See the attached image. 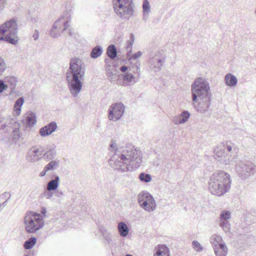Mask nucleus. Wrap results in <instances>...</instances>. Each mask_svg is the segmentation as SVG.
Here are the masks:
<instances>
[{
	"label": "nucleus",
	"mask_w": 256,
	"mask_h": 256,
	"mask_svg": "<svg viewBox=\"0 0 256 256\" xmlns=\"http://www.w3.org/2000/svg\"><path fill=\"white\" fill-rule=\"evenodd\" d=\"M84 76L85 68L82 60L76 58H72L66 73V80L70 92L74 97H77L81 92Z\"/></svg>",
	"instance_id": "nucleus-3"
},
{
	"label": "nucleus",
	"mask_w": 256,
	"mask_h": 256,
	"mask_svg": "<svg viewBox=\"0 0 256 256\" xmlns=\"http://www.w3.org/2000/svg\"><path fill=\"white\" fill-rule=\"evenodd\" d=\"M166 55L162 50L152 52L149 55L148 65L149 69L154 72H160L165 62Z\"/></svg>",
	"instance_id": "nucleus-10"
},
{
	"label": "nucleus",
	"mask_w": 256,
	"mask_h": 256,
	"mask_svg": "<svg viewBox=\"0 0 256 256\" xmlns=\"http://www.w3.org/2000/svg\"><path fill=\"white\" fill-rule=\"evenodd\" d=\"M48 170L44 166V170L40 172L39 176L40 177H43V176H45L46 172H48Z\"/></svg>",
	"instance_id": "nucleus-50"
},
{
	"label": "nucleus",
	"mask_w": 256,
	"mask_h": 256,
	"mask_svg": "<svg viewBox=\"0 0 256 256\" xmlns=\"http://www.w3.org/2000/svg\"><path fill=\"white\" fill-rule=\"evenodd\" d=\"M190 116V113L188 110H184L178 116L174 117L172 122L175 124H184L186 122Z\"/></svg>",
	"instance_id": "nucleus-20"
},
{
	"label": "nucleus",
	"mask_w": 256,
	"mask_h": 256,
	"mask_svg": "<svg viewBox=\"0 0 256 256\" xmlns=\"http://www.w3.org/2000/svg\"><path fill=\"white\" fill-rule=\"evenodd\" d=\"M52 191L53 190H49L47 189L42 194V196L47 199H50L52 197L54 194Z\"/></svg>",
	"instance_id": "nucleus-41"
},
{
	"label": "nucleus",
	"mask_w": 256,
	"mask_h": 256,
	"mask_svg": "<svg viewBox=\"0 0 256 256\" xmlns=\"http://www.w3.org/2000/svg\"><path fill=\"white\" fill-rule=\"evenodd\" d=\"M192 105L199 113L208 112L211 104V94L208 82L203 78H196L192 84Z\"/></svg>",
	"instance_id": "nucleus-2"
},
{
	"label": "nucleus",
	"mask_w": 256,
	"mask_h": 256,
	"mask_svg": "<svg viewBox=\"0 0 256 256\" xmlns=\"http://www.w3.org/2000/svg\"><path fill=\"white\" fill-rule=\"evenodd\" d=\"M24 103V98L22 97L18 98L15 102L14 110V114L19 116L21 112V107Z\"/></svg>",
	"instance_id": "nucleus-27"
},
{
	"label": "nucleus",
	"mask_w": 256,
	"mask_h": 256,
	"mask_svg": "<svg viewBox=\"0 0 256 256\" xmlns=\"http://www.w3.org/2000/svg\"><path fill=\"white\" fill-rule=\"evenodd\" d=\"M8 199H6V200H4L2 203V204L3 206V208L5 207L6 204H7V202L8 201Z\"/></svg>",
	"instance_id": "nucleus-55"
},
{
	"label": "nucleus",
	"mask_w": 256,
	"mask_h": 256,
	"mask_svg": "<svg viewBox=\"0 0 256 256\" xmlns=\"http://www.w3.org/2000/svg\"><path fill=\"white\" fill-rule=\"evenodd\" d=\"M3 208H3V206H2V203H1V202H0V212L2 210Z\"/></svg>",
	"instance_id": "nucleus-56"
},
{
	"label": "nucleus",
	"mask_w": 256,
	"mask_h": 256,
	"mask_svg": "<svg viewBox=\"0 0 256 256\" xmlns=\"http://www.w3.org/2000/svg\"><path fill=\"white\" fill-rule=\"evenodd\" d=\"M120 235L122 237L126 236L129 232V228L124 222H120L118 226Z\"/></svg>",
	"instance_id": "nucleus-25"
},
{
	"label": "nucleus",
	"mask_w": 256,
	"mask_h": 256,
	"mask_svg": "<svg viewBox=\"0 0 256 256\" xmlns=\"http://www.w3.org/2000/svg\"><path fill=\"white\" fill-rule=\"evenodd\" d=\"M60 161L58 160H52L49 163L44 166L49 170H52L56 169L60 166Z\"/></svg>",
	"instance_id": "nucleus-31"
},
{
	"label": "nucleus",
	"mask_w": 256,
	"mask_h": 256,
	"mask_svg": "<svg viewBox=\"0 0 256 256\" xmlns=\"http://www.w3.org/2000/svg\"><path fill=\"white\" fill-rule=\"evenodd\" d=\"M42 128H57L56 123L54 122H52L48 124L47 126H45Z\"/></svg>",
	"instance_id": "nucleus-45"
},
{
	"label": "nucleus",
	"mask_w": 256,
	"mask_h": 256,
	"mask_svg": "<svg viewBox=\"0 0 256 256\" xmlns=\"http://www.w3.org/2000/svg\"><path fill=\"white\" fill-rule=\"evenodd\" d=\"M254 14L256 15V9H255V10H254Z\"/></svg>",
	"instance_id": "nucleus-57"
},
{
	"label": "nucleus",
	"mask_w": 256,
	"mask_h": 256,
	"mask_svg": "<svg viewBox=\"0 0 256 256\" xmlns=\"http://www.w3.org/2000/svg\"><path fill=\"white\" fill-rule=\"evenodd\" d=\"M140 181L144 182H148L152 180V176L148 174L141 172L138 176Z\"/></svg>",
	"instance_id": "nucleus-35"
},
{
	"label": "nucleus",
	"mask_w": 256,
	"mask_h": 256,
	"mask_svg": "<svg viewBox=\"0 0 256 256\" xmlns=\"http://www.w3.org/2000/svg\"><path fill=\"white\" fill-rule=\"evenodd\" d=\"M7 4V0H0V10H2Z\"/></svg>",
	"instance_id": "nucleus-47"
},
{
	"label": "nucleus",
	"mask_w": 256,
	"mask_h": 256,
	"mask_svg": "<svg viewBox=\"0 0 256 256\" xmlns=\"http://www.w3.org/2000/svg\"><path fill=\"white\" fill-rule=\"evenodd\" d=\"M192 248L198 252H200L203 250V247L196 240H194L192 242Z\"/></svg>",
	"instance_id": "nucleus-38"
},
{
	"label": "nucleus",
	"mask_w": 256,
	"mask_h": 256,
	"mask_svg": "<svg viewBox=\"0 0 256 256\" xmlns=\"http://www.w3.org/2000/svg\"><path fill=\"white\" fill-rule=\"evenodd\" d=\"M116 143L112 140L110 148H114V154L109 160L110 166L118 172L133 171L137 169L142 162V153L133 145L116 148Z\"/></svg>",
	"instance_id": "nucleus-1"
},
{
	"label": "nucleus",
	"mask_w": 256,
	"mask_h": 256,
	"mask_svg": "<svg viewBox=\"0 0 256 256\" xmlns=\"http://www.w3.org/2000/svg\"><path fill=\"white\" fill-rule=\"evenodd\" d=\"M98 230L103 236L106 242L108 244H110L112 242V240L110 234L108 231L107 229L102 226L98 225Z\"/></svg>",
	"instance_id": "nucleus-26"
},
{
	"label": "nucleus",
	"mask_w": 256,
	"mask_h": 256,
	"mask_svg": "<svg viewBox=\"0 0 256 256\" xmlns=\"http://www.w3.org/2000/svg\"><path fill=\"white\" fill-rule=\"evenodd\" d=\"M230 217V212L229 211L222 210L220 212V226L226 233L230 232V224L228 220Z\"/></svg>",
	"instance_id": "nucleus-15"
},
{
	"label": "nucleus",
	"mask_w": 256,
	"mask_h": 256,
	"mask_svg": "<svg viewBox=\"0 0 256 256\" xmlns=\"http://www.w3.org/2000/svg\"><path fill=\"white\" fill-rule=\"evenodd\" d=\"M8 88V86L4 84V80H0V94Z\"/></svg>",
	"instance_id": "nucleus-43"
},
{
	"label": "nucleus",
	"mask_w": 256,
	"mask_h": 256,
	"mask_svg": "<svg viewBox=\"0 0 256 256\" xmlns=\"http://www.w3.org/2000/svg\"><path fill=\"white\" fill-rule=\"evenodd\" d=\"M144 19L146 20L150 12V6L148 0H144L142 4Z\"/></svg>",
	"instance_id": "nucleus-29"
},
{
	"label": "nucleus",
	"mask_w": 256,
	"mask_h": 256,
	"mask_svg": "<svg viewBox=\"0 0 256 256\" xmlns=\"http://www.w3.org/2000/svg\"><path fill=\"white\" fill-rule=\"evenodd\" d=\"M10 194L8 192H5L0 195V202H2L6 199L9 200L10 198Z\"/></svg>",
	"instance_id": "nucleus-42"
},
{
	"label": "nucleus",
	"mask_w": 256,
	"mask_h": 256,
	"mask_svg": "<svg viewBox=\"0 0 256 256\" xmlns=\"http://www.w3.org/2000/svg\"><path fill=\"white\" fill-rule=\"evenodd\" d=\"M5 130L2 134L1 140L10 146L15 144L20 138V129H2Z\"/></svg>",
	"instance_id": "nucleus-14"
},
{
	"label": "nucleus",
	"mask_w": 256,
	"mask_h": 256,
	"mask_svg": "<svg viewBox=\"0 0 256 256\" xmlns=\"http://www.w3.org/2000/svg\"><path fill=\"white\" fill-rule=\"evenodd\" d=\"M26 231L28 233H34L42 228L44 225L43 218L39 214L30 211L24 218Z\"/></svg>",
	"instance_id": "nucleus-8"
},
{
	"label": "nucleus",
	"mask_w": 256,
	"mask_h": 256,
	"mask_svg": "<svg viewBox=\"0 0 256 256\" xmlns=\"http://www.w3.org/2000/svg\"><path fill=\"white\" fill-rule=\"evenodd\" d=\"M6 79H7L8 82H10L11 84L14 83V84H15L16 80H15V78H13V77H8V78H7Z\"/></svg>",
	"instance_id": "nucleus-51"
},
{
	"label": "nucleus",
	"mask_w": 256,
	"mask_h": 256,
	"mask_svg": "<svg viewBox=\"0 0 256 256\" xmlns=\"http://www.w3.org/2000/svg\"><path fill=\"white\" fill-rule=\"evenodd\" d=\"M120 71H121V72H123L126 73V72H128V66H121V67H120Z\"/></svg>",
	"instance_id": "nucleus-52"
},
{
	"label": "nucleus",
	"mask_w": 256,
	"mask_h": 256,
	"mask_svg": "<svg viewBox=\"0 0 256 256\" xmlns=\"http://www.w3.org/2000/svg\"><path fill=\"white\" fill-rule=\"evenodd\" d=\"M56 146L54 144L48 145L47 150H45L44 159L48 160H52L56 156Z\"/></svg>",
	"instance_id": "nucleus-19"
},
{
	"label": "nucleus",
	"mask_w": 256,
	"mask_h": 256,
	"mask_svg": "<svg viewBox=\"0 0 256 256\" xmlns=\"http://www.w3.org/2000/svg\"><path fill=\"white\" fill-rule=\"evenodd\" d=\"M17 24L14 20L6 22L0 26V42L6 41L16 45L19 38L18 36Z\"/></svg>",
	"instance_id": "nucleus-6"
},
{
	"label": "nucleus",
	"mask_w": 256,
	"mask_h": 256,
	"mask_svg": "<svg viewBox=\"0 0 256 256\" xmlns=\"http://www.w3.org/2000/svg\"><path fill=\"white\" fill-rule=\"evenodd\" d=\"M230 175L224 171H217L210 177L208 190L216 196H222L228 192L231 186Z\"/></svg>",
	"instance_id": "nucleus-4"
},
{
	"label": "nucleus",
	"mask_w": 256,
	"mask_h": 256,
	"mask_svg": "<svg viewBox=\"0 0 256 256\" xmlns=\"http://www.w3.org/2000/svg\"><path fill=\"white\" fill-rule=\"evenodd\" d=\"M210 242L213 246L214 253L218 254L217 248L222 244H226L220 236L214 234L210 238Z\"/></svg>",
	"instance_id": "nucleus-18"
},
{
	"label": "nucleus",
	"mask_w": 256,
	"mask_h": 256,
	"mask_svg": "<svg viewBox=\"0 0 256 256\" xmlns=\"http://www.w3.org/2000/svg\"><path fill=\"white\" fill-rule=\"evenodd\" d=\"M236 148L231 142H222L214 150V158L220 163L228 164L235 162V156H232L231 153L236 152Z\"/></svg>",
	"instance_id": "nucleus-5"
},
{
	"label": "nucleus",
	"mask_w": 256,
	"mask_h": 256,
	"mask_svg": "<svg viewBox=\"0 0 256 256\" xmlns=\"http://www.w3.org/2000/svg\"><path fill=\"white\" fill-rule=\"evenodd\" d=\"M8 122V124H4L2 125V128H5L6 127H8V128H12L13 126L11 125L12 122L16 124V126H14L15 128L16 127V123L14 122V120L12 119H8L7 120Z\"/></svg>",
	"instance_id": "nucleus-44"
},
{
	"label": "nucleus",
	"mask_w": 256,
	"mask_h": 256,
	"mask_svg": "<svg viewBox=\"0 0 256 256\" xmlns=\"http://www.w3.org/2000/svg\"><path fill=\"white\" fill-rule=\"evenodd\" d=\"M142 54V52L140 51H138V52L135 54H129L127 56L128 58H129V60H136L139 58H140Z\"/></svg>",
	"instance_id": "nucleus-39"
},
{
	"label": "nucleus",
	"mask_w": 256,
	"mask_h": 256,
	"mask_svg": "<svg viewBox=\"0 0 256 256\" xmlns=\"http://www.w3.org/2000/svg\"><path fill=\"white\" fill-rule=\"evenodd\" d=\"M107 54L112 59H114L117 55V52L116 46L114 45H110L108 48Z\"/></svg>",
	"instance_id": "nucleus-32"
},
{
	"label": "nucleus",
	"mask_w": 256,
	"mask_h": 256,
	"mask_svg": "<svg viewBox=\"0 0 256 256\" xmlns=\"http://www.w3.org/2000/svg\"><path fill=\"white\" fill-rule=\"evenodd\" d=\"M102 47L100 46H96L92 49L90 52V56L92 58H96L102 55Z\"/></svg>",
	"instance_id": "nucleus-28"
},
{
	"label": "nucleus",
	"mask_w": 256,
	"mask_h": 256,
	"mask_svg": "<svg viewBox=\"0 0 256 256\" xmlns=\"http://www.w3.org/2000/svg\"><path fill=\"white\" fill-rule=\"evenodd\" d=\"M6 66L4 60L0 58V77L6 69Z\"/></svg>",
	"instance_id": "nucleus-37"
},
{
	"label": "nucleus",
	"mask_w": 256,
	"mask_h": 256,
	"mask_svg": "<svg viewBox=\"0 0 256 256\" xmlns=\"http://www.w3.org/2000/svg\"><path fill=\"white\" fill-rule=\"evenodd\" d=\"M139 66H140L139 64H136V70L133 71L132 72L135 73V74H139L140 72V68H139Z\"/></svg>",
	"instance_id": "nucleus-53"
},
{
	"label": "nucleus",
	"mask_w": 256,
	"mask_h": 256,
	"mask_svg": "<svg viewBox=\"0 0 256 256\" xmlns=\"http://www.w3.org/2000/svg\"><path fill=\"white\" fill-rule=\"evenodd\" d=\"M32 38L34 40H37L39 38V33L38 30H35L34 32L32 34Z\"/></svg>",
	"instance_id": "nucleus-49"
},
{
	"label": "nucleus",
	"mask_w": 256,
	"mask_h": 256,
	"mask_svg": "<svg viewBox=\"0 0 256 256\" xmlns=\"http://www.w3.org/2000/svg\"><path fill=\"white\" fill-rule=\"evenodd\" d=\"M46 208H42L41 210V214L44 215V216H46Z\"/></svg>",
	"instance_id": "nucleus-54"
},
{
	"label": "nucleus",
	"mask_w": 256,
	"mask_h": 256,
	"mask_svg": "<svg viewBox=\"0 0 256 256\" xmlns=\"http://www.w3.org/2000/svg\"><path fill=\"white\" fill-rule=\"evenodd\" d=\"M26 122L28 126H33L36 122V114L31 111L28 112L26 114Z\"/></svg>",
	"instance_id": "nucleus-23"
},
{
	"label": "nucleus",
	"mask_w": 256,
	"mask_h": 256,
	"mask_svg": "<svg viewBox=\"0 0 256 256\" xmlns=\"http://www.w3.org/2000/svg\"><path fill=\"white\" fill-rule=\"evenodd\" d=\"M56 129H40V134L42 136L50 135L56 130Z\"/></svg>",
	"instance_id": "nucleus-36"
},
{
	"label": "nucleus",
	"mask_w": 256,
	"mask_h": 256,
	"mask_svg": "<svg viewBox=\"0 0 256 256\" xmlns=\"http://www.w3.org/2000/svg\"><path fill=\"white\" fill-rule=\"evenodd\" d=\"M54 195L58 198H62L64 196V194L62 190H60L57 189V190L54 191Z\"/></svg>",
	"instance_id": "nucleus-46"
},
{
	"label": "nucleus",
	"mask_w": 256,
	"mask_h": 256,
	"mask_svg": "<svg viewBox=\"0 0 256 256\" xmlns=\"http://www.w3.org/2000/svg\"><path fill=\"white\" fill-rule=\"evenodd\" d=\"M36 242V238L34 236H32L24 242V248L26 250H30L32 248Z\"/></svg>",
	"instance_id": "nucleus-30"
},
{
	"label": "nucleus",
	"mask_w": 256,
	"mask_h": 256,
	"mask_svg": "<svg viewBox=\"0 0 256 256\" xmlns=\"http://www.w3.org/2000/svg\"><path fill=\"white\" fill-rule=\"evenodd\" d=\"M134 41V36L133 34L130 36V38L127 41V45L126 46V50L127 51V56L130 54L132 50V45Z\"/></svg>",
	"instance_id": "nucleus-34"
},
{
	"label": "nucleus",
	"mask_w": 256,
	"mask_h": 256,
	"mask_svg": "<svg viewBox=\"0 0 256 256\" xmlns=\"http://www.w3.org/2000/svg\"><path fill=\"white\" fill-rule=\"evenodd\" d=\"M36 152H38V150H36V146H34L30 149L26 156V160L30 162H35L38 160Z\"/></svg>",
	"instance_id": "nucleus-22"
},
{
	"label": "nucleus",
	"mask_w": 256,
	"mask_h": 256,
	"mask_svg": "<svg viewBox=\"0 0 256 256\" xmlns=\"http://www.w3.org/2000/svg\"><path fill=\"white\" fill-rule=\"evenodd\" d=\"M132 70L130 68L128 72L122 75V84H121L122 86H129L134 84L137 82L138 80L136 79L134 74L130 72Z\"/></svg>",
	"instance_id": "nucleus-16"
},
{
	"label": "nucleus",
	"mask_w": 256,
	"mask_h": 256,
	"mask_svg": "<svg viewBox=\"0 0 256 256\" xmlns=\"http://www.w3.org/2000/svg\"><path fill=\"white\" fill-rule=\"evenodd\" d=\"M236 169L242 180H247L256 173V165L250 161L240 162L236 164Z\"/></svg>",
	"instance_id": "nucleus-11"
},
{
	"label": "nucleus",
	"mask_w": 256,
	"mask_h": 256,
	"mask_svg": "<svg viewBox=\"0 0 256 256\" xmlns=\"http://www.w3.org/2000/svg\"><path fill=\"white\" fill-rule=\"evenodd\" d=\"M72 19L70 12L64 13L52 26V28L50 32V35L54 38H57L65 30H70V22Z\"/></svg>",
	"instance_id": "nucleus-9"
},
{
	"label": "nucleus",
	"mask_w": 256,
	"mask_h": 256,
	"mask_svg": "<svg viewBox=\"0 0 256 256\" xmlns=\"http://www.w3.org/2000/svg\"><path fill=\"white\" fill-rule=\"evenodd\" d=\"M218 254L215 253L216 256H226L228 249L226 244H222L220 246L217 248Z\"/></svg>",
	"instance_id": "nucleus-33"
},
{
	"label": "nucleus",
	"mask_w": 256,
	"mask_h": 256,
	"mask_svg": "<svg viewBox=\"0 0 256 256\" xmlns=\"http://www.w3.org/2000/svg\"><path fill=\"white\" fill-rule=\"evenodd\" d=\"M140 206L145 210L151 212L156 208V204L152 196L147 192H142L138 196Z\"/></svg>",
	"instance_id": "nucleus-12"
},
{
	"label": "nucleus",
	"mask_w": 256,
	"mask_h": 256,
	"mask_svg": "<svg viewBox=\"0 0 256 256\" xmlns=\"http://www.w3.org/2000/svg\"><path fill=\"white\" fill-rule=\"evenodd\" d=\"M114 10L122 20H128L134 14L132 0H112Z\"/></svg>",
	"instance_id": "nucleus-7"
},
{
	"label": "nucleus",
	"mask_w": 256,
	"mask_h": 256,
	"mask_svg": "<svg viewBox=\"0 0 256 256\" xmlns=\"http://www.w3.org/2000/svg\"><path fill=\"white\" fill-rule=\"evenodd\" d=\"M54 178L50 180L47 184V189L56 191L60 185V177L58 175L54 176Z\"/></svg>",
	"instance_id": "nucleus-21"
},
{
	"label": "nucleus",
	"mask_w": 256,
	"mask_h": 256,
	"mask_svg": "<svg viewBox=\"0 0 256 256\" xmlns=\"http://www.w3.org/2000/svg\"><path fill=\"white\" fill-rule=\"evenodd\" d=\"M224 82L226 86H234L236 85L238 80L236 76L232 74H227L224 76Z\"/></svg>",
	"instance_id": "nucleus-24"
},
{
	"label": "nucleus",
	"mask_w": 256,
	"mask_h": 256,
	"mask_svg": "<svg viewBox=\"0 0 256 256\" xmlns=\"http://www.w3.org/2000/svg\"><path fill=\"white\" fill-rule=\"evenodd\" d=\"M108 77L110 78V81L111 82L114 81L116 78L115 75L112 72H108Z\"/></svg>",
	"instance_id": "nucleus-48"
},
{
	"label": "nucleus",
	"mask_w": 256,
	"mask_h": 256,
	"mask_svg": "<svg viewBox=\"0 0 256 256\" xmlns=\"http://www.w3.org/2000/svg\"><path fill=\"white\" fill-rule=\"evenodd\" d=\"M153 256H170V249L165 244H158L154 248Z\"/></svg>",
	"instance_id": "nucleus-17"
},
{
	"label": "nucleus",
	"mask_w": 256,
	"mask_h": 256,
	"mask_svg": "<svg viewBox=\"0 0 256 256\" xmlns=\"http://www.w3.org/2000/svg\"><path fill=\"white\" fill-rule=\"evenodd\" d=\"M24 256H28V254H26Z\"/></svg>",
	"instance_id": "nucleus-58"
},
{
	"label": "nucleus",
	"mask_w": 256,
	"mask_h": 256,
	"mask_svg": "<svg viewBox=\"0 0 256 256\" xmlns=\"http://www.w3.org/2000/svg\"><path fill=\"white\" fill-rule=\"evenodd\" d=\"M125 110L124 104L121 102L112 104L108 110V118L110 120L116 122L121 118Z\"/></svg>",
	"instance_id": "nucleus-13"
},
{
	"label": "nucleus",
	"mask_w": 256,
	"mask_h": 256,
	"mask_svg": "<svg viewBox=\"0 0 256 256\" xmlns=\"http://www.w3.org/2000/svg\"><path fill=\"white\" fill-rule=\"evenodd\" d=\"M36 150H38V152H36V154L38 155V160L42 158H44L45 148H37L36 147Z\"/></svg>",
	"instance_id": "nucleus-40"
}]
</instances>
